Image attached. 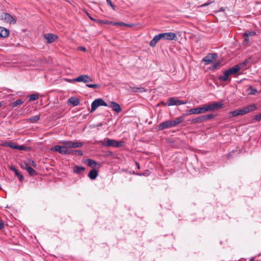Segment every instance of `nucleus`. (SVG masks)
I'll return each mask as SVG.
<instances>
[{
  "instance_id": "36",
  "label": "nucleus",
  "mask_w": 261,
  "mask_h": 261,
  "mask_svg": "<svg viewBox=\"0 0 261 261\" xmlns=\"http://www.w3.org/2000/svg\"><path fill=\"white\" fill-rule=\"evenodd\" d=\"M39 98V95L38 94H33L29 96V100L33 101Z\"/></svg>"
},
{
  "instance_id": "13",
  "label": "nucleus",
  "mask_w": 261,
  "mask_h": 261,
  "mask_svg": "<svg viewBox=\"0 0 261 261\" xmlns=\"http://www.w3.org/2000/svg\"><path fill=\"white\" fill-rule=\"evenodd\" d=\"M46 43H51L58 39V36L55 34L48 33L44 35Z\"/></svg>"
},
{
  "instance_id": "32",
  "label": "nucleus",
  "mask_w": 261,
  "mask_h": 261,
  "mask_svg": "<svg viewBox=\"0 0 261 261\" xmlns=\"http://www.w3.org/2000/svg\"><path fill=\"white\" fill-rule=\"evenodd\" d=\"M26 170L31 176H35L37 174V172L30 166L27 168Z\"/></svg>"
},
{
  "instance_id": "25",
  "label": "nucleus",
  "mask_w": 261,
  "mask_h": 261,
  "mask_svg": "<svg viewBox=\"0 0 261 261\" xmlns=\"http://www.w3.org/2000/svg\"><path fill=\"white\" fill-rule=\"evenodd\" d=\"M204 118V117H203V116H201L197 118H194L191 120V123L195 124L197 123H202L204 122L203 119Z\"/></svg>"
},
{
  "instance_id": "18",
  "label": "nucleus",
  "mask_w": 261,
  "mask_h": 261,
  "mask_svg": "<svg viewBox=\"0 0 261 261\" xmlns=\"http://www.w3.org/2000/svg\"><path fill=\"white\" fill-rule=\"evenodd\" d=\"M106 23L108 24H112L113 25H116V26H125V27H130L133 26V24H132L125 23L123 22L107 21V22Z\"/></svg>"
},
{
  "instance_id": "49",
  "label": "nucleus",
  "mask_w": 261,
  "mask_h": 261,
  "mask_svg": "<svg viewBox=\"0 0 261 261\" xmlns=\"http://www.w3.org/2000/svg\"><path fill=\"white\" fill-rule=\"evenodd\" d=\"M135 164H136V165L137 168L138 169H140V165H139V164L138 162H136Z\"/></svg>"
},
{
  "instance_id": "17",
  "label": "nucleus",
  "mask_w": 261,
  "mask_h": 261,
  "mask_svg": "<svg viewBox=\"0 0 261 261\" xmlns=\"http://www.w3.org/2000/svg\"><path fill=\"white\" fill-rule=\"evenodd\" d=\"M162 39L161 36L160 34H158V35H155L153 38L150 41V45L151 47H154L157 43Z\"/></svg>"
},
{
  "instance_id": "10",
  "label": "nucleus",
  "mask_w": 261,
  "mask_h": 261,
  "mask_svg": "<svg viewBox=\"0 0 261 261\" xmlns=\"http://www.w3.org/2000/svg\"><path fill=\"white\" fill-rule=\"evenodd\" d=\"M1 17L2 20L10 24H14L16 22L15 19L9 13H3L2 14Z\"/></svg>"
},
{
  "instance_id": "52",
  "label": "nucleus",
  "mask_w": 261,
  "mask_h": 261,
  "mask_svg": "<svg viewBox=\"0 0 261 261\" xmlns=\"http://www.w3.org/2000/svg\"><path fill=\"white\" fill-rule=\"evenodd\" d=\"M89 18L91 19V20H93V19L92 18V17H90V16H89Z\"/></svg>"
},
{
  "instance_id": "11",
  "label": "nucleus",
  "mask_w": 261,
  "mask_h": 261,
  "mask_svg": "<svg viewBox=\"0 0 261 261\" xmlns=\"http://www.w3.org/2000/svg\"><path fill=\"white\" fill-rule=\"evenodd\" d=\"M187 102H184L178 99L174 98L173 97L170 98L167 101V104L168 106H174V105H181L186 104Z\"/></svg>"
},
{
  "instance_id": "34",
  "label": "nucleus",
  "mask_w": 261,
  "mask_h": 261,
  "mask_svg": "<svg viewBox=\"0 0 261 261\" xmlns=\"http://www.w3.org/2000/svg\"><path fill=\"white\" fill-rule=\"evenodd\" d=\"M83 146V143L81 142H72V148H78Z\"/></svg>"
},
{
  "instance_id": "27",
  "label": "nucleus",
  "mask_w": 261,
  "mask_h": 261,
  "mask_svg": "<svg viewBox=\"0 0 261 261\" xmlns=\"http://www.w3.org/2000/svg\"><path fill=\"white\" fill-rule=\"evenodd\" d=\"M131 90L134 92H145V89L143 87H130Z\"/></svg>"
},
{
  "instance_id": "19",
  "label": "nucleus",
  "mask_w": 261,
  "mask_h": 261,
  "mask_svg": "<svg viewBox=\"0 0 261 261\" xmlns=\"http://www.w3.org/2000/svg\"><path fill=\"white\" fill-rule=\"evenodd\" d=\"M226 70L229 73V75H230L232 74H236L238 73V71H240V69L239 67L236 65Z\"/></svg>"
},
{
  "instance_id": "22",
  "label": "nucleus",
  "mask_w": 261,
  "mask_h": 261,
  "mask_svg": "<svg viewBox=\"0 0 261 261\" xmlns=\"http://www.w3.org/2000/svg\"><path fill=\"white\" fill-rule=\"evenodd\" d=\"M10 169L14 172L16 176L18 178L20 181H21L23 180V176L18 171L14 166L13 165L11 166Z\"/></svg>"
},
{
  "instance_id": "2",
  "label": "nucleus",
  "mask_w": 261,
  "mask_h": 261,
  "mask_svg": "<svg viewBox=\"0 0 261 261\" xmlns=\"http://www.w3.org/2000/svg\"><path fill=\"white\" fill-rule=\"evenodd\" d=\"M105 141H100V143L102 146L105 147H120L123 146L124 144V142L123 141H117L115 140L110 139L109 138H106L105 139Z\"/></svg>"
},
{
  "instance_id": "44",
  "label": "nucleus",
  "mask_w": 261,
  "mask_h": 261,
  "mask_svg": "<svg viewBox=\"0 0 261 261\" xmlns=\"http://www.w3.org/2000/svg\"><path fill=\"white\" fill-rule=\"evenodd\" d=\"M25 147L23 145L19 146V145H18L16 144V149H18L20 150H23L25 149Z\"/></svg>"
},
{
  "instance_id": "28",
  "label": "nucleus",
  "mask_w": 261,
  "mask_h": 261,
  "mask_svg": "<svg viewBox=\"0 0 261 261\" xmlns=\"http://www.w3.org/2000/svg\"><path fill=\"white\" fill-rule=\"evenodd\" d=\"M23 103V101H22L20 99H18L16 100V101L11 102L10 104V106L12 107V108H14L18 106L21 105Z\"/></svg>"
},
{
  "instance_id": "29",
  "label": "nucleus",
  "mask_w": 261,
  "mask_h": 261,
  "mask_svg": "<svg viewBox=\"0 0 261 261\" xmlns=\"http://www.w3.org/2000/svg\"><path fill=\"white\" fill-rule=\"evenodd\" d=\"M3 145L4 146L9 147L10 148H11L13 149H16V144L14 143L13 142H11V141L5 142L3 143Z\"/></svg>"
},
{
  "instance_id": "54",
  "label": "nucleus",
  "mask_w": 261,
  "mask_h": 261,
  "mask_svg": "<svg viewBox=\"0 0 261 261\" xmlns=\"http://www.w3.org/2000/svg\"><path fill=\"white\" fill-rule=\"evenodd\" d=\"M249 261H254L253 259H250Z\"/></svg>"
},
{
  "instance_id": "21",
  "label": "nucleus",
  "mask_w": 261,
  "mask_h": 261,
  "mask_svg": "<svg viewBox=\"0 0 261 261\" xmlns=\"http://www.w3.org/2000/svg\"><path fill=\"white\" fill-rule=\"evenodd\" d=\"M85 163L89 167L92 168H95L96 166L99 167V165L94 160L89 159L85 161Z\"/></svg>"
},
{
  "instance_id": "51",
  "label": "nucleus",
  "mask_w": 261,
  "mask_h": 261,
  "mask_svg": "<svg viewBox=\"0 0 261 261\" xmlns=\"http://www.w3.org/2000/svg\"><path fill=\"white\" fill-rule=\"evenodd\" d=\"M219 12L220 11H224V9L223 8V7H221L220 8V10L219 11Z\"/></svg>"
},
{
  "instance_id": "26",
  "label": "nucleus",
  "mask_w": 261,
  "mask_h": 261,
  "mask_svg": "<svg viewBox=\"0 0 261 261\" xmlns=\"http://www.w3.org/2000/svg\"><path fill=\"white\" fill-rule=\"evenodd\" d=\"M60 143L65 146L66 148H72V141H62Z\"/></svg>"
},
{
  "instance_id": "3",
  "label": "nucleus",
  "mask_w": 261,
  "mask_h": 261,
  "mask_svg": "<svg viewBox=\"0 0 261 261\" xmlns=\"http://www.w3.org/2000/svg\"><path fill=\"white\" fill-rule=\"evenodd\" d=\"M223 104L221 102H216L213 103L205 105L206 112L214 111L221 108Z\"/></svg>"
},
{
  "instance_id": "48",
  "label": "nucleus",
  "mask_w": 261,
  "mask_h": 261,
  "mask_svg": "<svg viewBox=\"0 0 261 261\" xmlns=\"http://www.w3.org/2000/svg\"><path fill=\"white\" fill-rule=\"evenodd\" d=\"M80 50H82V51H86V48H85V47H84L81 46V47H80Z\"/></svg>"
},
{
  "instance_id": "46",
  "label": "nucleus",
  "mask_w": 261,
  "mask_h": 261,
  "mask_svg": "<svg viewBox=\"0 0 261 261\" xmlns=\"http://www.w3.org/2000/svg\"><path fill=\"white\" fill-rule=\"evenodd\" d=\"M107 2L108 5H109L113 9H114V6L112 4L111 0H107Z\"/></svg>"
},
{
  "instance_id": "39",
  "label": "nucleus",
  "mask_w": 261,
  "mask_h": 261,
  "mask_svg": "<svg viewBox=\"0 0 261 261\" xmlns=\"http://www.w3.org/2000/svg\"><path fill=\"white\" fill-rule=\"evenodd\" d=\"M248 91H249V94H252V95L254 94L255 93L257 92L256 89H254L251 87L248 88Z\"/></svg>"
},
{
  "instance_id": "20",
  "label": "nucleus",
  "mask_w": 261,
  "mask_h": 261,
  "mask_svg": "<svg viewBox=\"0 0 261 261\" xmlns=\"http://www.w3.org/2000/svg\"><path fill=\"white\" fill-rule=\"evenodd\" d=\"M9 35V30L4 27H0V37L5 38Z\"/></svg>"
},
{
  "instance_id": "4",
  "label": "nucleus",
  "mask_w": 261,
  "mask_h": 261,
  "mask_svg": "<svg viewBox=\"0 0 261 261\" xmlns=\"http://www.w3.org/2000/svg\"><path fill=\"white\" fill-rule=\"evenodd\" d=\"M99 106H108V104L102 99L98 98L91 103V112L94 111Z\"/></svg>"
},
{
  "instance_id": "42",
  "label": "nucleus",
  "mask_w": 261,
  "mask_h": 261,
  "mask_svg": "<svg viewBox=\"0 0 261 261\" xmlns=\"http://www.w3.org/2000/svg\"><path fill=\"white\" fill-rule=\"evenodd\" d=\"M28 163L34 167H36L37 166V164L34 162V161L32 160L31 159H28Z\"/></svg>"
},
{
  "instance_id": "8",
  "label": "nucleus",
  "mask_w": 261,
  "mask_h": 261,
  "mask_svg": "<svg viewBox=\"0 0 261 261\" xmlns=\"http://www.w3.org/2000/svg\"><path fill=\"white\" fill-rule=\"evenodd\" d=\"M206 112L205 105H202L200 107L191 109L188 111L189 114H199Z\"/></svg>"
},
{
  "instance_id": "9",
  "label": "nucleus",
  "mask_w": 261,
  "mask_h": 261,
  "mask_svg": "<svg viewBox=\"0 0 261 261\" xmlns=\"http://www.w3.org/2000/svg\"><path fill=\"white\" fill-rule=\"evenodd\" d=\"M73 81L77 82H83L84 83H87L92 82V79L87 74H83L73 79Z\"/></svg>"
},
{
  "instance_id": "41",
  "label": "nucleus",
  "mask_w": 261,
  "mask_h": 261,
  "mask_svg": "<svg viewBox=\"0 0 261 261\" xmlns=\"http://www.w3.org/2000/svg\"><path fill=\"white\" fill-rule=\"evenodd\" d=\"M70 152H74L76 154L79 155H82L83 154L82 151L79 150H71Z\"/></svg>"
},
{
  "instance_id": "6",
  "label": "nucleus",
  "mask_w": 261,
  "mask_h": 261,
  "mask_svg": "<svg viewBox=\"0 0 261 261\" xmlns=\"http://www.w3.org/2000/svg\"><path fill=\"white\" fill-rule=\"evenodd\" d=\"M50 150L53 151L58 152L62 154H67L70 153V151L66 148L64 145H56L54 147H52Z\"/></svg>"
},
{
  "instance_id": "31",
  "label": "nucleus",
  "mask_w": 261,
  "mask_h": 261,
  "mask_svg": "<svg viewBox=\"0 0 261 261\" xmlns=\"http://www.w3.org/2000/svg\"><path fill=\"white\" fill-rule=\"evenodd\" d=\"M85 170V168L82 166H76L74 167L73 171L75 173L79 174Z\"/></svg>"
},
{
  "instance_id": "7",
  "label": "nucleus",
  "mask_w": 261,
  "mask_h": 261,
  "mask_svg": "<svg viewBox=\"0 0 261 261\" xmlns=\"http://www.w3.org/2000/svg\"><path fill=\"white\" fill-rule=\"evenodd\" d=\"M217 57L218 56L216 53L208 54L203 58L202 61L204 62L205 65H208L212 63L215 60H216Z\"/></svg>"
},
{
  "instance_id": "37",
  "label": "nucleus",
  "mask_w": 261,
  "mask_h": 261,
  "mask_svg": "<svg viewBox=\"0 0 261 261\" xmlns=\"http://www.w3.org/2000/svg\"><path fill=\"white\" fill-rule=\"evenodd\" d=\"M220 65V62H217L213 64L210 67V69L212 70H214L216 68H217Z\"/></svg>"
},
{
  "instance_id": "24",
  "label": "nucleus",
  "mask_w": 261,
  "mask_h": 261,
  "mask_svg": "<svg viewBox=\"0 0 261 261\" xmlns=\"http://www.w3.org/2000/svg\"><path fill=\"white\" fill-rule=\"evenodd\" d=\"M40 118V115H36L33 117H31L29 118L25 119V121L28 122L35 123H36Z\"/></svg>"
},
{
  "instance_id": "43",
  "label": "nucleus",
  "mask_w": 261,
  "mask_h": 261,
  "mask_svg": "<svg viewBox=\"0 0 261 261\" xmlns=\"http://www.w3.org/2000/svg\"><path fill=\"white\" fill-rule=\"evenodd\" d=\"M254 119L255 121H260L261 120V113L258 115H255L254 116Z\"/></svg>"
},
{
  "instance_id": "45",
  "label": "nucleus",
  "mask_w": 261,
  "mask_h": 261,
  "mask_svg": "<svg viewBox=\"0 0 261 261\" xmlns=\"http://www.w3.org/2000/svg\"><path fill=\"white\" fill-rule=\"evenodd\" d=\"M29 166L28 165V164L25 162L22 163L21 165V167L25 170H26L27 168Z\"/></svg>"
},
{
  "instance_id": "12",
  "label": "nucleus",
  "mask_w": 261,
  "mask_h": 261,
  "mask_svg": "<svg viewBox=\"0 0 261 261\" xmlns=\"http://www.w3.org/2000/svg\"><path fill=\"white\" fill-rule=\"evenodd\" d=\"M162 39H164L168 40H175L176 35L175 33L172 32L161 33L160 34Z\"/></svg>"
},
{
  "instance_id": "23",
  "label": "nucleus",
  "mask_w": 261,
  "mask_h": 261,
  "mask_svg": "<svg viewBox=\"0 0 261 261\" xmlns=\"http://www.w3.org/2000/svg\"><path fill=\"white\" fill-rule=\"evenodd\" d=\"M98 175V171L95 169L90 170L88 176L92 180L95 179Z\"/></svg>"
},
{
  "instance_id": "30",
  "label": "nucleus",
  "mask_w": 261,
  "mask_h": 261,
  "mask_svg": "<svg viewBox=\"0 0 261 261\" xmlns=\"http://www.w3.org/2000/svg\"><path fill=\"white\" fill-rule=\"evenodd\" d=\"M69 102L74 106H77L80 103L79 100L77 98L73 97H71L69 99Z\"/></svg>"
},
{
  "instance_id": "40",
  "label": "nucleus",
  "mask_w": 261,
  "mask_h": 261,
  "mask_svg": "<svg viewBox=\"0 0 261 261\" xmlns=\"http://www.w3.org/2000/svg\"><path fill=\"white\" fill-rule=\"evenodd\" d=\"M86 86L89 88H99L100 87V85H98V84H88L86 85Z\"/></svg>"
},
{
  "instance_id": "53",
  "label": "nucleus",
  "mask_w": 261,
  "mask_h": 261,
  "mask_svg": "<svg viewBox=\"0 0 261 261\" xmlns=\"http://www.w3.org/2000/svg\"><path fill=\"white\" fill-rule=\"evenodd\" d=\"M2 107V103L0 102V108Z\"/></svg>"
},
{
  "instance_id": "47",
  "label": "nucleus",
  "mask_w": 261,
  "mask_h": 261,
  "mask_svg": "<svg viewBox=\"0 0 261 261\" xmlns=\"http://www.w3.org/2000/svg\"><path fill=\"white\" fill-rule=\"evenodd\" d=\"M4 227V224L2 221H0V229H3Z\"/></svg>"
},
{
  "instance_id": "14",
  "label": "nucleus",
  "mask_w": 261,
  "mask_h": 261,
  "mask_svg": "<svg viewBox=\"0 0 261 261\" xmlns=\"http://www.w3.org/2000/svg\"><path fill=\"white\" fill-rule=\"evenodd\" d=\"M256 34V33L254 31H250L248 32L244 33L243 36L244 37V40L243 41L244 44H247L249 41V36H252Z\"/></svg>"
},
{
  "instance_id": "5",
  "label": "nucleus",
  "mask_w": 261,
  "mask_h": 261,
  "mask_svg": "<svg viewBox=\"0 0 261 261\" xmlns=\"http://www.w3.org/2000/svg\"><path fill=\"white\" fill-rule=\"evenodd\" d=\"M256 109V106L254 104L250 105L241 109H238L239 115H243Z\"/></svg>"
},
{
  "instance_id": "15",
  "label": "nucleus",
  "mask_w": 261,
  "mask_h": 261,
  "mask_svg": "<svg viewBox=\"0 0 261 261\" xmlns=\"http://www.w3.org/2000/svg\"><path fill=\"white\" fill-rule=\"evenodd\" d=\"M229 74L227 71V70H225L224 72L222 75H220L219 76L218 79L222 81V82H230L231 80L229 77Z\"/></svg>"
},
{
  "instance_id": "38",
  "label": "nucleus",
  "mask_w": 261,
  "mask_h": 261,
  "mask_svg": "<svg viewBox=\"0 0 261 261\" xmlns=\"http://www.w3.org/2000/svg\"><path fill=\"white\" fill-rule=\"evenodd\" d=\"M214 115L213 114H207L205 115H203V117H204L203 119L204 121H205L207 120H208V119H212L213 118H214Z\"/></svg>"
},
{
  "instance_id": "1",
  "label": "nucleus",
  "mask_w": 261,
  "mask_h": 261,
  "mask_svg": "<svg viewBox=\"0 0 261 261\" xmlns=\"http://www.w3.org/2000/svg\"><path fill=\"white\" fill-rule=\"evenodd\" d=\"M184 120L185 118L182 116L176 118L174 120H168L164 121L158 125V129L161 130L165 128L175 126L178 124L182 123Z\"/></svg>"
},
{
  "instance_id": "35",
  "label": "nucleus",
  "mask_w": 261,
  "mask_h": 261,
  "mask_svg": "<svg viewBox=\"0 0 261 261\" xmlns=\"http://www.w3.org/2000/svg\"><path fill=\"white\" fill-rule=\"evenodd\" d=\"M248 63V60H245L244 61H243V62L239 64H237L236 65L237 66H238L239 67V69L240 70L242 69L243 67H244L245 66H246V65Z\"/></svg>"
},
{
  "instance_id": "33",
  "label": "nucleus",
  "mask_w": 261,
  "mask_h": 261,
  "mask_svg": "<svg viewBox=\"0 0 261 261\" xmlns=\"http://www.w3.org/2000/svg\"><path fill=\"white\" fill-rule=\"evenodd\" d=\"M239 111L238 109L236 110L233 111H231L229 113V117L230 118L234 117L239 116Z\"/></svg>"
},
{
  "instance_id": "50",
  "label": "nucleus",
  "mask_w": 261,
  "mask_h": 261,
  "mask_svg": "<svg viewBox=\"0 0 261 261\" xmlns=\"http://www.w3.org/2000/svg\"><path fill=\"white\" fill-rule=\"evenodd\" d=\"M211 3H210V4H211ZM209 4H210V3H205V4H203V5H202V6H203V7L207 6H208Z\"/></svg>"
},
{
  "instance_id": "16",
  "label": "nucleus",
  "mask_w": 261,
  "mask_h": 261,
  "mask_svg": "<svg viewBox=\"0 0 261 261\" xmlns=\"http://www.w3.org/2000/svg\"><path fill=\"white\" fill-rule=\"evenodd\" d=\"M109 107L111 108L114 111L117 113L121 111V108L120 105L116 102H111Z\"/></svg>"
}]
</instances>
